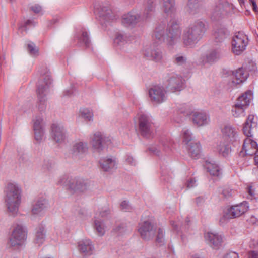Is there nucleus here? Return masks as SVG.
Wrapping results in <instances>:
<instances>
[{
	"label": "nucleus",
	"mask_w": 258,
	"mask_h": 258,
	"mask_svg": "<svg viewBox=\"0 0 258 258\" xmlns=\"http://www.w3.org/2000/svg\"><path fill=\"white\" fill-rule=\"evenodd\" d=\"M93 227L98 236H102L104 235L106 231V226L103 221L96 216L94 218Z\"/></svg>",
	"instance_id": "32"
},
{
	"label": "nucleus",
	"mask_w": 258,
	"mask_h": 258,
	"mask_svg": "<svg viewBox=\"0 0 258 258\" xmlns=\"http://www.w3.org/2000/svg\"><path fill=\"white\" fill-rule=\"evenodd\" d=\"M164 231L162 228H159L157 231V235L156 236V241L160 245H163L164 243Z\"/></svg>",
	"instance_id": "45"
},
{
	"label": "nucleus",
	"mask_w": 258,
	"mask_h": 258,
	"mask_svg": "<svg viewBox=\"0 0 258 258\" xmlns=\"http://www.w3.org/2000/svg\"><path fill=\"white\" fill-rule=\"evenodd\" d=\"M138 231L143 239L148 240L154 236L155 227L151 221L147 220L140 224Z\"/></svg>",
	"instance_id": "15"
},
{
	"label": "nucleus",
	"mask_w": 258,
	"mask_h": 258,
	"mask_svg": "<svg viewBox=\"0 0 258 258\" xmlns=\"http://www.w3.org/2000/svg\"><path fill=\"white\" fill-rule=\"evenodd\" d=\"M257 126V118L252 114L248 115L243 127V133L247 137L244 140L243 145V150L246 155L252 156L258 153L257 143L250 138L253 136Z\"/></svg>",
	"instance_id": "2"
},
{
	"label": "nucleus",
	"mask_w": 258,
	"mask_h": 258,
	"mask_svg": "<svg viewBox=\"0 0 258 258\" xmlns=\"http://www.w3.org/2000/svg\"><path fill=\"white\" fill-rule=\"evenodd\" d=\"M228 35V31L224 28H218L213 33L214 40L217 42H223Z\"/></svg>",
	"instance_id": "33"
},
{
	"label": "nucleus",
	"mask_w": 258,
	"mask_h": 258,
	"mask_svg": "<svg viewBox=\"0 0 258 258\" xmlns=\"http://www.w3.org/2000/svg\"><path fill=\"white\" fill-rule=\"evenodd\" d=\"M205 239L209 245L213 249H218L222 242V237L217 233L208 232L205 234Z\"/></svg>",
	"instance_id": "20"
},
{
	"label": "nucleus",
	"mask_w": 258,
	"mask_h": 258,
	"mask_svg": "<svg viewBox=\"0 0 258 258\" xmlns=\"http://www.w3.org/2000/svg\"><path fill=\"white\" fill-rule=\"evenodd\" d=\"M196 185V180L195 179H191L187 183V187L188 188H191Z\"/></svg>",
	"instance_id": "61"
},
{
	"label": "nucleus",
	"mask_w": 258,
	"mask_h": 258,
	"mask_svg": "<svg viewBox=\"0 0 258 258\" xmlns=\"http://www.w3.org/2000/svg\"><path fill=\"white\" fill-rule=\"evenodd\" d=\"M188 154L192 158H198L200 155L201 146L199 143L191 142L188 145Z\"/></svg>",
	"instance_id": "34"
},
{
	"label": "nucleus",
	"mask_w": 258,
	"mask_h": 258,
	"mask_svg": "<svg viewBox=\"0 0 258 258\" xmlns=\"http://www.w3.org/2000/svg\"><path fill=\"white\" fill-rule=\"evenodd\" d=\"M219 192L225 198H229L232 196L234 191L229 187L225 186L219 189Z\"/></svg>",
	"instance_id": "44"
},
{
	"label": "nucleus",
	"mask_w": 258,
	"mask_h": 258,
	"mask_svg": "<svg viewBox=\"0 0 258 258\" xmlns=\"http://www.w3.org/2000/svg\"><path fill=\"white\" fill-rule=\"evenodd\" d=\"M178 113L182 114L183 116H189L192 113V107L187 104H180L177 106Z\"/></svg>",
	"instance_id": "38"
},
{
	"label": "nucleus",
	"mask_w": 258,
	"mask_h": 258,
	"mask_svg": "<svg viewBox=\"0 0 258 258\" xmlns=\"http://www.w3.org/2000/svg\"><path fill=\"white\" fill-rule=\"evenodd\" d=\"M253 99L251 91L248 90L240 95L237 99L236 102L233 107L232 112L233 116L238 117L244 115L245 108L249 106Z\"/></svg>",
	"instance_id": "7"
},
{
	"label": "nucleus",
	"mask_w": 258,
	"mask_h": 258,
	"mask_svg": "<svg viewBox=\"0 0 258 258\" xmlns=\"http://www.w3.org/2000/svg\"><path fill=\"white\" fill-rule=\"evenodd\" d=\"M80 115L87 121L93 119V114L92 112L87 108H82L80 110Z\"/></svg>",
	"instance_id": "42"
},
{
	"label": "nucleus",
	"mask_w": 258,
	"mask_h": 258,
	"mask_svg": "<svg viewBox=\"0 0 258 258\" xmlns=\"http://www.w3.org/2000/svg\"><path fill=\"white\" fill-rule=\"evenodd\" d=\"M207 30L206 22L202 19L191 23L183 31L182 41L186 46L192 47L203 37Z\"/></svg>",
	"instance_id": "1"
},
{
	"label": "nucleus",
	"mask_w": 258,
	"mask_h": 258,
	"mask_svg": "<svg viewBox=\"0 0 258 258\" xmlns=\"http://www.w3.org/2000/svg\"><path fill=\"white\" fill-rule=\"evenodd\" d=\"M154 11L155 5L153 0H148L142 17L135 12H130L122 16L121 24L124 27L133 28L141 21L150 18Z\"/></svg>",
	"instance_id": "3"
},
{
	"label": "nucleus",
	"mask_w": 258,
	"mask_h": 258,
	"mask_svg": "<svg viewBox=\"0 0 258 258\" xmlns=\"http://www.w3.org/2000/svg\"><path fill=\"white\" fill-rule=\"evenodd\" d=\"M149 150L153 154H154L156 155H157V156L160 155V151L159 150V149L157 147L153 146V147H150L149 148Z\"/></svg>",
	"instance_id": "58"
},
{
	"label": "nucleus",
	"mask_w": 258,
	"mask_h": 258,
	"mask_svg": "<svg viewBox=\"0 0 258 258\" xmlns=\"http://www.w3.org/2000/svg\"><path fill=\"white\" fill-rule=\"evenodd\" d=\"M171 224L175 230H178V227L180 226V224H177L174 221L171 222Z\"/></svg>",
	"instance_id": "63"
},
{
	"label": "nucleus",
	"mask_w": 258,
	"mask_h": 258,
	"mask_svg": "<svg viewBox=\"0 0 258 258\" xmlns=\"http://www.w3.org/2000/svg\"><path fill=\"white\" fill-rule=\"evenodd\" d=\"M138 124L141 134L145 138L151 137L153 135V125L150 118L147 115H139Z\"/></svg>",
	"instance_id": "11"
},
{
	"label": "nucleus",
	"mask_w": 258,
	"mask_h": 258,
	"mask_svg": "<svg viewBox=\"0 0 258 258\" xmlns=\"http://www.w3.org/2000/svg\"><path fill=\"white\" fill-rule=\"evenodd\" d=\"M183 142L188 144L192 140V135L188 129H184L183 131Z\"/></svg>",
	"instance_id": "50"
},
{
	"label": "nucleus",
	"mask_w": 258,
	"mask_h": 258,
	"mask_svg": "<svg viewBox=\"0 0 258 258\" xmlns=\"http://www.w3.org/2000/svg\"><path fill=\"white\" fill-rule=\"evenodd\" d=\"M33 130L34 132L35 139L38 142L40 143L42 140L44 136V129L38 128Z\"/></svg>",
	"instance_id": "48"
},
{
	"label": "nucleus",
	"mask_w": 258,
	"mask_h": 258,
	"mask_svg": "<svg viewBox=\"0 0 258 258\" xmlns=\"http://www.w3.org/2000/svg\"><path fill=\"white\" fill-rule=\"evenodd\" d=\"M144 55L147 59L156 62L160 61L163 58L162 52L159 49H147L144 52Z\"/></svg>",
	"instance_id": "28"
},
{
	"label": "nucleus",
	"mask_w": 258,
	"mask_h": 258,
	"mask_svg": "<svg viewBox=\"0 0 258 258\" xmlns=\"http://www.w3.org/2000/svg\"><path fill=\"white\" fill-rule=\"evenodd\" d=\"M216 148V151L224 157L227 156L230 152L229 147L224 143L220 142Z\"/></svg>",
	"instance_id": "41"
},
{
	"label": "nucleus",
	"mask_w": 258,
	"mask_h": 258,
	"mask_svg": "<svg viewBox=\"0 0 258 258\" xmlns=\"http://www.w3.org/2000/svg\"><path fill=\"white\" fill-rule=\"evenodd\" d=\"M187 12L194 15L199 12V6L197 0H189L186 7Z\"/></svg>",
	"instance_id": "39"
},
{
	"label": "nucleus",
	"mask_w": 258,
	"mask_h": 258,
	"mask_svg": "<svg viewBox=\"0 0 258 258\" xmlns=\"http://www.w3.org/2000/svg\"><path fill=\"white\" fill-rule=\"evenodd\" d=\"M94 12L101 19L106 21L113 20L114 15L109 6L102 4H96L94 6Z\"/></svg>",
	"instance_id": "16"
},
{
	"label": "nucleus",
	"mask_w": 258,
	"mask_h": 258,
	"mask_svg": "<svg viewBox=\"0 0 258 258\" xmlns=\"http://www.w3.org/2000/svg\"><path fill=\"white\" fill-rule=\"evenodd\" d=\"M248 192L250 196H252L254 194V192L252 190L251 186L248 187Z\"/></svg>",
	"instance_id": "64"
},
{
	"label": "nucleus",
	"mask_w": 258,
	"mask_h": 258,
	"mask_svg": "<svg viewBox=\"0 0 258 258\" xmlns=\"http://www.w3.org/2000/svg\"><path fill=\"white\" fill-rule=\"evenodd\" d=\"M161 9L167 15H172L176 12L175 0H162Z\"/></svg>",
	"instance_id": "27"
},
{
	"label": "nucleus",
	"mask_w": 258,
	"mask_h": 258,
	"mask_svg": "<svg viewBox=\"0 0 258 258\" xmlns=\"http://www.w3.org/2000/svg\"><path fill=\"white\" fill-rule=\"evenodd\" d=\"M166 44L169 49L179 42L182 34V29L179 23L175 20H171L166 28Z\"/></svg>",
	"instance_id": "6"
},
{
	"label": "nucleus",
	"mask_w": 258,
	"mask_h": 258,
	"mask_svg": "<svg viewBox=\"0 0 258 258\" xmlns=\"http://www.w3.org/2000/svg\"><path fill=\"white\" fill-rule=\"evenodd\" d=\"M41 73L43 77L38 82L37 92L39 102L38 108L40 111H43L46 108L45 92L51 85L52 80L49 71L47 68L45 69L44 73L41 72Z\"/></svg>",
	"instance_id": "5"
},
{
	"label": "nucleus",
	"mask_w": 258,
	"mask_h": 258,
	"mask_svg": "<svg viewBox=\"0 0 258 258\" xmlns=\"http://www.w3.org/2000/svg\"><path fill=\"white\" fill-rule=\"evenodd\" d=\"M187 59L185 57L177 55L175 57L174 63L178 65H182L186 63Z\"/></svg>",
	"instance_id": "51"
},
{
	"label": "nucleus",
	"mask_w": 258,
	"mask_h": 258,
	"mask_svg": "<svg viewBox=\"0 0 258 258\" xmlns=\"http://www.w3.org/2000/svg\"><path fill=\"white\" fill-rule=\"evenodd\" d=\"M222 56L220 49H212L209 51L205 57V62L212 63L219 59Z\"/></svg>",
	"instance_id": "30"
},
{
	"label": "nucleus",
	"mask_w": 258,
	"mask_h": 258,
	"mask_svg": "<svg viewBox=\"0 0 258 258\" xmlns=\"http://www.w3.org/2000/svg\"><path fill=\"white\" fill-rule=\"evenodd\" d=\"M28 51L29 53L33 56H37L38 54V48L33 42H30L27 45Z\"/></svg>",
	"instance_id": "47"
},
{
	"label": "nucleus",
	"mask_w": 258,
	"mask_h": 258,
	"mask_svg": "<svg viewBox=\"0 0 258 258\" xmlns=\"http://www.w3.org/2000/svg\"><path fill=\"white\" fill-rule=\"evenodd\" d=\"M126 162L131 165H135L136 164V161L133 158V157L132 156H128L126 159Z\"/></svg>",
	"instance_id": "60"
},
{
	"label": "nucleus",
	"mask_w": 258,
	"mask_h": 258,
	"mask_svg": "<svg viewBox=\"0 0 258 258\" xmlns=\"http://www.w3.org/2000/svg\"><path fill=\"white\" fill-rule=\"evenodd\" d=\"M110 214V210L107 207H104L99 210L98 213L96 214V216L98 215L101 217H105Z\"/></svg>",
	"instance_id": "53"
},
{
	"label": "nucleus",
	"mask_w": 258,
	"mask_h": 258,
	"mask_svg": "<svg viewBox=\"0 0 258 258\" xmlns=\"http://www.w3.org/2000/svg\"><path fill=\"white\" fill-rule=\"evenodd\" d=\"M204 199L200 197L197 198L196 199V204L198 206L201 205L203 203H204Z\"/></svg>",
	"instance_id": "62"
},
{
	"label": "nucleus",
	"mask_w": 258,
	"mask_h": 258,
	"mask_svg": "<svg viewBox=\"0 0 258 258\" xmlns=\"http://www.w3.org/2000/svg\"><path fill=\"white\" fill-rule=\"evenodd\" d=\"M248 74L242 68H239L232 74V80L230 82L231 87H236L237 85L244 82L247 78Z\"/></svg>",
	"instance_id": "19"
},
{
	"label": "nucleus",
	"mask_w": 258,
	"mask_h": 258,
	"mask_svg": "<svg viewBox=\"0 0 258 258\" xmlns=\"http://www.w3.org/2000/svg\"><path fill=\"white\" fill-rule=\"evenodd\" d=\"M105 137L100 132L94 133L91 137V144L93 149L97 152L102 150Z\"/></svg>",
	"instance_id": "21"
},
{
	"label": "nucleus",
	"mask_w": 258,
	"mask_h": 258,
	"mask_svg": "<svg viewBox=\"0 0 258 258\" xmlns=\"http://www.w3.org/2000/svg\"><path fill=\"white\" fill-rule=\"evenodd\" d=\"M45 230L42 227L37 229L34 238V243L38 246L42 244L45 240Z\"/></svg>",
	"instance_id": "35"
},
{
	"label": "nucleus",
	"mask_w": 258,
	"mask_h": 258,
	"mask_svg": "<svg viewBox=\"0 0 258 258\" xmlns=\"http://www.w3.org/2000/svg\"><path fill=\"white\" fill-rule=\"evenodd\" d=\"M33 129L43 128V119L39 116H37L33 120Z\"/></svg>",
	"instance_id": "49"
},
{
	"label": "nucleus",
	"mask_w": 258,
	"mask_h": 258,
	"mask_svg": "<svg viewBox=\"0 0 258 258\" xmlns=\"http://www.w3.org/2000/svg\"><path fill=\"white\" fill-rule=\"evenodd\" d=\"M205 167L211 175L218 176L220 174L219 167L217 164L210 162H206Z\"/></svg>",
	"instance_id": "37"
},
{
	"label": "nucleus",
	"mask_w": 258,
	"mask_h": 258,
	"mask_svg": "<svg viewBox=\"0 0 258 258\" xmlns=\"http://www.w3.org/2000/svg\"><path fill=\"white\" fill-rule=\"evenodd\" d=\"M130 36L123 32H119L116 34L114 42L118 45H122L130 41Z\"/></svg>",
	"instance_id": "36"
},
{
	"label": "nucleus",
	"mask_w": 258,
	"mask_h": 258,
	"mask_svg": "<svg viewBox=\"0 0 258 258\" xmlns=\"http://www.w3.org/2000/svg\"><path fill=\"white\" fill-rule=\"evenodd\" d=\"M223 135L229 142H233L236 140L237 132L230 125H226L222 130Z\"/></svg>",
	"instance_id": "31"
},
{
	"label": "nucleus",
	"mask_w": 258,
	"mask_h": 258,
	"mask_svg": "<svg viewBox=\"0 0 258 258\" xmlns=\"http://www.w3.org/2000/svg\"><path fill=\"white\" fill-rule=\"evenodd\" d=\"M151 101L154 104H159L167 99L166 92L163 87L155 86L149 91Z\"/></svg>",
	"instance_id": "13"
},
{
	"label": "nucleus",
	"mask_w": 258,
	"mask_h": 258,
	"mask_svg": "<svg viewBox=\"0 0 258 258\" xmlns=\"http://www.w3.org/2000/svg\"><path fill=\"white\" fill-rule=\"evenodd\" d=\"M30 9L35 13H40L42 11L41 6L38 4H35L31 6Z\"/></svg>",
	"instance_id": "55"
},
{
	"label": "nucleus",
	"mask_w": 258,
	"mask_h": 258,
	"mask_svg": "<svg viewBox=\"0 0 258 258\" xmlns=\"http://www.w3.org/2000/svg\"><path fill=\"white\" fill-rule=\"evenodd\" d=\"M161 144L165 152H168L170 150L171 144L169 141L167 140L162 141Z\"/></svg>",
	"instance_id": "54"
},
{
	"label": "nucleus",
	"mask_w": 258,
	"mask_h": 258,
	"mask_svg": "<svg viewBox=\"0 0 258 258\" xmlns=\"http://www.w3.org/2000/svg\"><path fill=\"white\" fill-rule=\"evenodd\" d=\"M184 80L182 78L176 74H172L167 80L166 88L171 92L179 91L183 88Z\"/></svg>",
	"instance_id": "17"
},
{
	"label": "nucleus",
	"mask_w": 258,
	"mask_h": 258,
	"mask_svg": "<svg viewBox=\"0 0 258 258\" xmlns=\"http://www.w3.org/2000/svg\"><path fill=\"white\" fill-rule=\"evenodd\" d=\"M29 25L34 26L35 25V23L32 20H28L23 25L19 27V31L21 33H22L23 31H27V26Z\"/></svg>",
	"instance_id": "52"
},
{
	"label": "nucleus",
	"mask_w": 258,
	"mask_h": 258,
	"mask_svg": "<svg viewBox=\"0 0 258 258\" xmlns=\"http://www.w3.org/2000/svg\"><path fill=\"white\" fill-rule=\"evenodd\" d=\"M223 258H239L238 254L235 252L230 251L225 254Z\"/></svg>",
	"instance_id": "56"
},
{
	"label": "nucleus",
	"mask_w": 258,
	"mask_h": 258,
	"mask_svg": "<svg viewBox=\"0 0 258 258\" xmlns=\"http://www.w3.org/2000/svg\"><path fill=\"white\" fill-rule=\"evenodd\" d=\"M227 7H228L227 5L225 6L222 4L217 5L212 12V18L216 20L226 15L227 14V10L226 9Z\"/></svg>",
	"instance_id": "29"
},
{
	"label": "nucleus",
	"mask_w": 258,
	"mask_h": 258,
	"mask_svg": "<svg viewBox=\"0 0 258 258\" xmlns=\"http://www.w3.org/2000/svg\"><path fill=\"white\" fill-rule=\"evenodd\" d=\"M50 135L54 141L62 143L66 139V130L62 125L54 123L51 126Z\"/></svg>",
	"instance_id": "18"
},
{
	"label": "nucleus",
	"mask_w": 258,
	"mask_h": 258,
	"mask_svg": "<svg viewBox=\"0 0 258 258\" xmlns=\"http://www.w3.org/2000/svg\"><path fill=\"white\" fill-rule=\"evenodd\" d=\"M101 169L104 171H109L116 168L117 162L115 158H103L99 161Z\"/></svg>",
	"instance_id": "25"
},
{
	"label": "nucleus",
	"mask_w": 258,
	"mask_h": 258,
	"mask_svg": "<svg viewBox=\"0 0 258 258\" xmlns=\"http://www.w3.org/2000/svg\"><path fill=\"white\" fill-rule=\"evenodd\" d=\"M79 42L84 44L86 47H89L90 40L87 32L82 31L81 36L79 38Z\"/></svg>",
	"instance_id": "46"
},
{
	"label": "nucleus",
	"mask_w": 258,
	"mask_h": 258,
	"mask_svg": "<svg viewBox=\"0 0 258 258\" xmlns=\"http://www.w3.org/2000/svg\"><path fill=\"white\" fill-rule=\"evenodd\" d=\"M88 144L81 141L75 142L72 145L71 151L72 157L75 159H81L87 154Z\"/></svg>",
	"instance_id": "14"
},
{
	"label": "nucleus",
	"mask_w": 258,
	"mask_h": 258,
	"mask_svg": "<svg viewBox=\"0 0 258 258\" xmlns=\"http://www.w3.org/2000/svg\"><path fill=\"white\" fill-rule=\"evenodd\" d=\"M249 206L246 202H243L239 204L232 206L228 208L220 219V222L225 220L240 217L245 213L248 209Z\"/></svg>",
	"instance_id": "9"
},
{
	"label": "nucleus",
	"mask_w": 258,
	"mask_h": 258,
	"mask_svg": "<svg viewBox=\"0 0 258 258\" xmlns=\"http://www.w3.org/2000/svg\"><path fill=\"white\" fill-rule=\"evenodd\" d=\"M79 251L85 256L90 255L93 253L94 246L89 239L82 240L78 242Z\"/></svg>",
	"instance_id": "22"
},
{
	"label": "nucleus",
	"mask_w": 258,
	"mask_h": 258,
	"mask_svg": "<svg viewBox=\"0 0 258 258\" xmlns=\"http://www.w3.org/2000/svg\"><path fill=\"white\" fill-rule=\"evenodd\" d=\"M48 207V202L47 200L44 198H40L37 200L32 205L31 213L33 215H39Z\"/></svg>",
	"instance_id": "24"
},
{
	"label": "nucleus",
	"mask_w": 258,
	"mask_h": 258,
	"mask_svg": "<svg viewBox=\"0 0 258 258\" xmlns=\"http://www.w3.org/2000/svg\"><path fill=\"white\" fill-rule=\"evenodd\" d=\"M21 190L19 186L14 183H10L6 190L5 201L9 211L14 215L18 211L21 203Z\"/></svg>",
	"instance_id": "4"
},
{
	"label": "nucleus",
	"mask_w": 258,
	"mask_h": 258,
	"mask_svg": "<svg viewBox=\"0 0 258 258\" xmlns=\"http://www.w3.org/2000/svg\"><path fill=\"white\" fill-rule=\"evenodd\" d=\"M120 206L121 209L124 211H127L130 209V206L128 204V202L126 201L122 202L120 204Z\"/></svg>",
	"instance_id": "57"
},
{
	"label": "nucleus",
	"mask_w": 258,
	"mask_h": 258,
	"mask_svg": "<svg viewBox=\"0 0 258 258\" xmlns=\"http://www.w3.org/2000/svg\"><path fill=\"white\" fill-rule=\"evenodd\" d=\"M249 247L253 250L248 253L249 258H258V241L252 240L249 242Z\"/></svg>",
	"instance_id": "40"
},
{
	"label": "nucleus",
	"mask_w": 258,
	"mask_h": 258,
	"mask_svg": "<svg viewBox=\"0 0 258 258\" xmlns=\"http://www.w3.org/2000/svg\"><path fill=\"white\" fill-rule=\"evenodd\" d=\"M55 162L52 159L45 160L43 168L45 171H50L54 169L55 167Z\"/></svg>",
	"instance_id": "43"
},
{
	"label": "nucleus",
	"mask_w": 258,
	"mask_h": 258,
	"mask_svg": "<svg viewBox=\"0 0 258 258\" xmlns=\"http://www.w3.org/2000/svg\"><path fill=\"white\" fill-rule=\"evenodd\" d=\"M27 239L25 229L21 225H17L13 230L10 238V243L12 246L23 245Z\"/></svg>",
	"instance_id": "12"
},
{
	"label": "nucleus",
	"mask_w": 258,
	"mask_h": 258,
	"mask_svg": "<svg viewBox=\"0 0 258 258\" xmlns=\"http://www.w3.org/2000/svg\"><path fill=\"white\" fill-rule=\"evenodd\" d=\"M248 41L247 35L240 32L236 33L231 42L232 52L237 55L241 54L246 49Z\"/></svg>",
	"instance_id": "8"
},
{
	"label": "nucleus",
	"mask_w": 258,
	"mask_h": 258,
	"mask_svg": "<svg viewBox=\"0 0 258 258\" xmlns=\"http://www.w3.org/2000/svg\"><path fill=\"white\" fill-rule=\"evenodd\" d=\"M248 221L250 224L258 225V219L254 216H251Z\"/></svg>",
	"instance_id": "59"
},
{
	"label": "nucleus",
	"mask_w": 258,
	"mask_h": 258,
	"mask_svg": "<svg viewBox=\"0 0 258 258\" xmlns=\"http://www.w3.org/2000/svg\"><path fill=\"white\" fill-rule=\"evenodd\" d=\"M166 27L164 23L158 24L155 28L153 37L159 41H166Z\"/></svg>",
	"instance_id": "26"
},
{
	"label": "nucleus",
	"mask_w": 258,
	"mask_h": 258,
	"mask_svg": "<svg viewBox=\"0 0 258 258\" xmlns=\"http://www.w3.org/2000/svg\"><path fill=\"white\" fill-rule=\"evenodd\" d=\"M58 184L64 185L67 189L74 192H83L87 188L86 182L82 179H67L62 177L60 179Z\"/></svg>",
	"instance_id": "10"
},
{
	"label": "nucleus",
	"mask_w": 258,
	"mask_h": 258,
	"mask_svg": "<svg viewBox=\"0 0 258 258\" xmlns=\"http://www.w3.org/2000/svg\"><path fill=\"white\" fill-rule=\"evenodd\" d=\"M192 122L198 126H202L208 124L209 117L208 115L203 112H193Z\"/></svg>",
	"instance_id": "23"
}]
</instances>
